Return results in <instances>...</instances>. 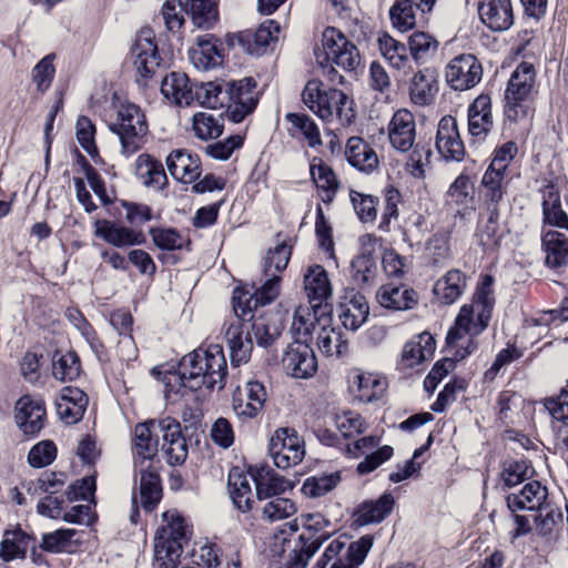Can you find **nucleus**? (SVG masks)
<instances>
[{"label":"nucleus","mask_w":568,"mask_h":568,"mask_svg":"<svg viewBox=\"0 0 568 568\" xmlns=\"http://www.w3.org/2000/svg\"><path fill=\"white\" fill-rule=\"evenodd\" d=\"M226 368V359L221 345L212 344L206 348L195 349L183 356L178 372H170L165 375V398L171 403H176L186 390H196L202 386L223 388Z\"/></svg>","instance_id":"1"},{"label":"nucleus","mask_w":568,"mask_h":568,"mask_svg":"<svg viewBox=\"0 0 568 568\" xmlns=\"http://www.w3.org/2000/svg\"><path fill=\"white\" fill-rule=\"evenodd\" d=\"M494 304L493 278L486 275L473 301L460 307L447 333V344L458 359H464L477 349V337L487 328Z\"/></svg>","instance_id":"2"},{"label":"nucleus","mask_w":568,"mask_h":568,"mask_svg":"<svg viewBox=\"0 0 568 568\" xmlns=\"http://www.w3.org/2000/svg\"><path fill=\"white\" fill-rule=\"evenodd\" d=\"M302 98L304 104L323 121L331 123L337 120L342 125H346L354 118L348 97L338 89H323L317 80L306 83Z\"/></svg>","instance_id":"3"},{"label":"nucleus","mask_w":568,"mask_h":568,"mask_svg":"<svg viewBox=\"0 0 568 568\" xmlns=\"http://www.w3.org/2000/svg\"><path fill=\"white\" fill-rule=\"evenodd\" d=\"M109 130L119 138L121 154L129 158L144 144L149 124L143 110L138 104L125 101L116 106Z\"/></svg>","instance_id":"4"},{"label":"nucleus","mask_w":568,"mask_h":568,"mask_svg":"<svg viewBox=\"0 0 568 568\" xmlns=\"http://www.w3.org/2000/svg\"><path fill=\"white\" fill-rule=\"evenodd\" d=\"M322 45L324 50V60L317 54V63L326 72L331 81L338 78L341 82L343 77L338 75L334 65L345 71H354L361 64V55L356 45L349 41L343 32L336 28H326L322 34Z\"/></svg>","instance_id":"5"},{"label":"nucleus","mask_w":568,"mask_h":568,"mask_svg":"<svg viewBox=\"0 0 568 568\" xmlns=\"http://www.w3.org/2000/svg\"><path fill=\"white\" fill-rule=\"evenodd\" d=\"M535 88L536 69L532 63L524 61L511 73L505 91V114L509 120L527 116Z\"/></svg>","instance_id":"6"},{"label":"nucleus","mask_w":568,"mask_h":568,"mask_svg":"<svg viewBox=\"0 0 568 568\" xmlns=\"http://www.w3.org/2000/svg\"><path fill=\"white\" fill-rule=\"evenodd\" d=\"M261 280L258 287L252 286L253 292L248 290H235L233 294V308L237 317H243L258 306H265L273 303L281 293V275L268 274Z\"/></svg>","instance_id":"7"},{"label":"nucleus","mask_w":568,"mask_h":568,"mask_svg":"<svg viewBox=\"0 0 568 568\" xmlns=\"http://www.w3.org/2000/svg\"><path fill=\"white\" fill-rule=\"evenodd\" d=\"M345 546V541L339 539L331 541L314 568H325L332 560L334 562L329 568H358L373 546V538L368 535L361 537L358 540L351 542L345 554L342 555Z\"/></svg>","instance_id":"8"},{"label":"nucleus","mask_w":568,"mask_h":568,"mask_svg":"<svg viewBox=\"0 0 568 568\" xmlns=\"http://www.w3.org/2000/svg\"><path fill=\"white\" fill-rule=\"evenodd\" d=\"M270 455L277 468L287 469L300 464L305 455L303 439L292 428H280L270 440Z\"/></svg>","instance_id":"9"},{"label":"nucleus","mask_w":568,"mask_h":568,"mask_svg":"<svg viewBox=\"0 0 568 568\" xmlns=\"http://www.w3.org/2000/svg\"><path fill=\"white\" fill-rule=\"evenodd\" d=\"M226 111L230 120L239 123L256 108L258 97L252 78L226 83Z\"/></svg>","instance_id":"10"},{"label":"nucleus","mask_w":568,"mask_h":568,"mask_svg":"<svg viewBox=\"0 0 568 568\" xmlns=\"http://www.w3.org/2000/svg\"><path fill=\"white\" fill-rule=\"evenodd\" d=\"M130 59L142 78H150L160 67L161 57L159 54L155 34L152 29H141L131 45Z\"/></svg>","instance_id":"11"},{"label":"nucleus","mask_w":568,"mask_h":568,"mask_svg":"<svg viewBox=\"0 0 568 568\" xmlns=\"http://www.w3.org/2000/svg\"><path fill=\"white\" fill-rule=\"evenodd\" d=\"M447 84L456 91H465L477 85L483 78V67L473 54H459L445 68Z\"/></svg>","instance_id":"12"},{"label":"nucleus","mask_w":568,"mask_h":568,"mask_svg":"<svg viewBox=\"0 0 568 568\" xmlns=\"http://www.w3.org/2000/svg\"><path fill=\"white\" fill-rule=\"evenodd\" d=\"M282 366L287 375L306 379L317 372L316 355L307 343L296 339L285 349Z\"/></svg>","instance_id":"13"},{"label":"nucleus","mask_w":568,"mask_h":568,"mask_svg":"<svg viewBox=\"0 0 568 568\" xmlns=\"http://www.w3.org/2000/svg\"><path fill=\"white\" fill-rule=\"evenodd\" d=\"M266 398L264 385L258 381H248L234 392L232 407L240 419H253L263 410Z\"/></svg>","instance_id":"14"},{"label":"nucleus","mask_w":568,"mask_h":568,"mask_svg":"<svg viewBox=\"0 0 568 568\" xmlns=\"http://www.w3.org/2000/svg\"><path fill=\"white\" fill-rule=\"evenodd\" d=\"M379 444V438L376 436H365L347 445V453L357 458L361 455L367 454L364 460L357 465V471L361 475L374 471L382 464L392 458L394 449L392 446L384 445L372 452Z\"/></svg>","instance_id":"15"},{"label":"nucleus","mask_w":568,"mask_h":568,"mask_svg":"<svg viewBox=\"0 0 568 568\" xmlns=\"http://www.w3.org/2000/svg\"><path fill=\"white\" fill-rule=\"evenodd\" d=\"M154 420L140 423L134 427L132 437V452L135 467L152 465L159 452V436Z\"/></svg>","instance_id":"16"},{"label":"nucleus","mask_w":568,"mask_h":568,"mask_svg":"<svg viewBox=\"0 0 568 568\" xmlns=\"http://www.w3.org/2000/svg\"><path fill=\"white\" fill-rule=\"evenodd\" d=\"M159 429L162 432V452L166 463L171 466L182 465L187 458L189 448L180 423L172 417H165L159 422Z\"/></svg>","instance_id":"17"},{"label":"nucleus","mask_w":568,"mask_h":568,"mask_svg":"<svg viewBox=\"0 0 568 568\" xmlns=\"http://www.w3.org/2000/svg\"><path fill=\"white\" fill-rule=\"evenodd\" d=\"M93 235L115 247L141 245L145 242L142 232L106 219L93 222Z\"/></svg>","instance_id":"18"},{"label":"nucleus","mask_w":568,"mask_h":568,"mask_svg":"<svg viewBox=\"0 0 568 568\" xmlns=\"http://www.w3.org/2000/svg\"><path fill=\"white\" fill-rule=\"evenodd\" d=\"M436 150L446 161H462L465 146L460 139L457 121L454 116L442 118L436 134Z\"/></svg>","instance_id":"19"},{"label":"nucleus","mask_w":568,"mask_h":568,"mask_svg":"<svg viewBox=\"0 0 568 568\" xmlns=\"http://www.w3.org/2000/svg\"><path fill=\"white\" fill-rule=\"evenodd\" d=\"M16 423L30 436L37 435L44 426L45 406L42 399L24 395L16 403Z\"/></svg>","instance_id":"20"},{"label":"nucleus","mask_w":568,"mask_h":568,"mask_svg":"<svg viewBox=\"0 0 568 568\" xmlns=\"http://www.w3.org/2000/svg\"><path fill=\"white\" fill-rule=\"evenodd\" d=\"M415 118L406 109L396 111L387 126L388 140L394 149L399 152H407L414 146L415 141Z\"/></svg>","instance_id":"21"},{"label":"nucleus","mask_w":568,"mask_h":568,"mask_svg":"<svg viewBox=\"0 0 568 568\" xmlns=\"http://www.w3.org/2000/svg\"><path fill=\"white\" fill-rule=\"evenodd\" d=\"M304 292L308 303L315 307L326 306L332 297L333 288L326 270L318 264L306 268L303 276Z\"/></svg>","instance_id":"22"},{"label":"nucleus","mask_w":568,"mask_h":568,"mask_svg":"<svg viewBox=\"0 0 568 568\" xmlns=\"http://www.w3.org/2000/svg\"><path fill=\"white\" fill-rule=\"evenodd\" d=\"M548 489L538 480L526 483L517 493L507 496L506 501L509 510L516 513L518 510H542L547 503Z\"/></svg>","instance_id":"23"},{"label":"nucleus","mask_w":568,"mask_h":568,"mask_svg":"<svg viewBox=\"0 0 568 568\" xmlns=\"http://www.w3.org/2000/svg\"><path fill=\"white\" fill-rule=\"evenodd\" d=\"M478 14L481 22L493 31H506L514 24L510 0H480Z\"/></svg>","instance_id":"24"},{"label":"nucleus","mask_w":568,"mask_h":568,"mask_svg":"<svg viewBox=\"0 0 568 568\" xmlns=\"http://www.w3.org/2000/svg\"><path fill=\"white\" fill-rule=\"evenodd\" d=\"M300 520L303 527L300 542H304L308 547H316V550L337 530L333 523L321 513L302 514Z\"/></svg>","instance_id":"25"},{"label":"nucleus","mask_w":568,"mask_h":568,"mask_svg":"<svg viewBox=\"0 0 568 568\" xmlns=\"http://www.w3.org/2000/svg\"><path fill=\"white\" fill-rule=\"evenodd\" d=\"M170 174L182 183L195 182L201 175V161L186 150H174L166 158Z\"/></svg>","instance_id":"26"},{"label":"nucleus","mask_w":568,"mask_h":568,"mask_svg":"<svg viewBox=\"0 0 568 568\" xmlns=\"http://www.w3.org/2000/svg\"><path fill=\"white\" fill-rule=\"evenodd\" d=\"M493 126L491 99L488 94H480L468 108V132L473 138L483 140Z\"/></svg>","instance_id":"27"},{"label":"nucleus","mask_w":568,"mask_h":568,"mask_svg":"<svg viewBox=\"0 0 568 568\" xmlns=\"http://www.w3.org/2000/svg\"><path fill=\"white\" fill-rule=\"evenodd\" d=\"M88 405V397L77 387H63L55 400L57 414L65 424L79 422Z\"/></svg>","instance_id":"28"},{"label":"nucleus","mask_w":568,"mask_h":568,"mask_svg":"<svg viewBox=\"0 0 568 568\" xmlns=\"http://www.w3.org/2000/svg\"><path fill=\"white\" fill-rule=\"evenodd\" d=\"M349 385L356 397L363 403L378 399L387 387L385 378L361 369H353L351 372Z\"/></svg>","instance_id":"29"},{"label":"nucleus","mask_w":568,"mask_h":568,"mask_svg":"<svg viewBox=\"0 0 568 568\" xmlns=\"http://www.w3.org/2000/svg\"><path fill=\"white\" fill-rule=\"evenodd\" d=\"M369 306L366 297L357 292L347 293L339 304V320L351 331L358 329L368 318Z\"/></svg>","instance_id":"30"},{"label":"nucleus","mask_w":568,"mask_h":568,"mask_svg":"<svg viewBox=\"0 0 568 568\" xmlns=\"http://www.w3.org/2000/svg\"><path fill=\"white\" fill-rule=\"evenodd\" d=\"M438 91L437 73L432 68L418 70L412 77L408 85L410 101L416 105H428Z\"/></svg>","instance_id":"31"},{"label":"nucleus","mask_w":568,"mask_h":568,"mask_svg":"<svg viewBox=\"0 0 568 568\" xmlns=\"http://www.w3.org/2000/svg\"><path fill=\"white\" fill-rule=\"evenodd\" d=\"M189 58L197 70L206 71L219 67L222 63V54L217 40L211 34L197 37L195 45L189 51Z\"/></svg>","instance_id":"32"},{"label":"nucleus","mask_w":568,"mask_h":568,"mask_svg":"<svg viewBox=\"0 0 568 568\" xmlns=\"http://www.w3.org/2000/svg\"><path fill=\"white\" fill-rule=\"evenodd\" d=\"M328 316L326 306L315 307L311 303L301 304L294 310L291 333L296 337H307L316 325L321 327V320Z\"/></svg>","instance_id":"33"},{"label":"nucleus","mask_w":568,"mask_h":568,"mask_svg":"<svg viewBox=\"0 0 568 568\" xmlns=\"http://www.w3.org/2000/svg\"><path fill=\"white\" fill-rule=\"evenodd\" d=\"M331 321L329 316L321 320L316 343L322 354L342 357L348 352V339L339 328L331 324Z\"/></svg>","instance_id":"34"},{"label":"nucleus","mask_w":568,"mask_h":568,"mask_svg":"<svg viewBox=\"0 0 568 568\" xmlns=\"http://www.w3.org/2000/svg\"><path fill=\"white\" fill-rule=\"evenodd\" d=\"M225 338L230 349L231 363L235 366L246 363L253 349V339L248 332L244 333L240 318L229 325Z\"/></svg>","instance_id":"35"},{"label":"nucleus","mask_w":568,"mask_h":568,"mask_svg":"<svg viewBox=\"0 0 568 568\" xmlns=\"http://www.w3.org/2000/svg\"><path fill=\"white\" fill-rule=\"evenodd\" d=\"M251 471V477L255 483L256 496L261 500L280 497L281 494L291 488L288 479L270 468L261 467Z\"/></svg>","instance_id":"36"},{"label":"nucleus","mask_w":568,"mask_h":568,"mask_svg":"<svg viewBox=\"0 0 568 568\" xmlns=\"http://www.w3.org/2000/svg\"><path fill=\"white\" fill-rule=\"evenodd\" d=\"M489 212L487 220L478 229V243L484 251H496L505 236L508 234V229L505 223L500 221L499 209L487 206Z\"/></svg>","instance_id":"37"},{"label":"nucleus","mask_w":568,"mask_h":568,"mask_svg":"<svg viewBox=\"0 0 568 568\" xmlns=\"http://www.w3.org/2000/svg\"><path fill=\"white\" fill-rule=\"evenodd\" d=\"M541 206L544 223L568 232V214L562 210L560 191L552 184H546L541 190Z\"/></svg>","instance_id":"38"},{"label":"nucleus","mask_w":568,"mask_h":568,"mask_svg":"<svg viewBox=\"0 0 568 568\" xmlns=\"http://www.w3.org/2000/svg\"><path fill=\"white\" fill-rule=\"evenodd\" d=\"M376 298L382 307L395 311L410 310L417 303V296L414 290L406 285H396L393 283L381 286L376 293Z\"/></svg>","instance_id":"39"},{"label":"nucleus","mask_w":568,"mask_h":568,"mask_svg":"<svg viewBox=\"0 0 568 568\" xmlns=\"http://www.w3.org/2000/svg\"><path fill=\"white\" fill-rule=\"evenodd\" d=\"M345 155L348 163L362 172L371 173L378 166L376 152L362 138L348 139Z\"/></svg>","instance_id":"40"},{"label":"nucleus","mask_w":568,"mask_h":568,"mask_svg":"<svg viewBox=\"0 0 568 568\" xmlns=\"http://www.w3.org/2000/svg\"><path fill=\"white\" fill-rule=\"evenodd\" d=\"M541 247L546 265L552 268L568 264V239L555 230L545 231L541 235Z\"/></svg>","instance_id":"41"},{"label":"nucleus","mask_w":568,"mask_h":568,"mask_svg":"<svg viewBox=\"0 0 568 568\" xmlns=\"http://www.w3.org/2000/svg\"><path fill=\"white\" fill-rule=\"evenodd\" d=\"M135 175L146 187L161 190L168 182L163 164L152 155L140 154L134 164Z\"/></svg>","instance_id":"42"},{"label":"nucleus","mask_w":568,"mask_h":568,"mask_svg":"<svg viewBox=\"0 0 568 568\" xmlns=\"http://www.w3.org/2000/svg\"><path fill=\"white\" fill-rule=\"evenodd\" d=\"M161 93L165 99L178 105H190L193 100V89L184 73L171 72L161 82Z\"/></svg>","instance_id":"43"},{"label":"nucleus","mask_w":568,"mask_h":568,"mask_svg":"<svg viewBox=\"0 0 568 568\" xmlns=\"http://www.w3.org/2000/svg\"><path fill=\"white\" fill-rule=\"evenodd\" d=\"M395 498L390 493H384L376 500H367L361 504L355 513V521L358 525L381 523L390 514Z\"/></svg>","instance_id":"44"},{"label":"nucleus","mask_w":568,"mask_h":568,"mask_svg":"<svg viewBox=\"0 0 568 568\" xmlns=\"http://www.w3.org/2000/svg\"><path fill=\"white\" fill-rule=\"evenodd\" d=\"M135 469L140 474L141 504L146 510H152L162 496L159 474L150 464Z\"/></svg>","instance_id":"45"},{"label":"nucleus","mask_w":568,"mask_h":568,"mask_svg":"<svg viewBox=\"0 0 568 568\" xmlns=\"http://www.w3.org/2000/svg\"><path fill=\"white\" fill-rule=\"evenodd\" d=\"M251 478L239 468L232 469L229 474L230 496L236 508L243 513L250 511L254 501Z\"/></svg>","instance_id":"46"},{"label":"nucleus","mask_w":568,"mask_h":568,"mask_svg":"<svg viewBox=\"0 0 568 568\" xmlns=\"http://www.w3.org/2000/svg\"><path fill=\"white\" fill-rule=\"evenodd\" d=\"M508 171L489 165L481 179L487 206L498 207L508 184Z\"/></svg>","instance_id":"47"},{"label":"nucleus","mask_w":568,"mask_h":568,"mask_svg":"<svg viewBox=\"0 0 568 568\" xmlns=\"http://www.w3.org/2000/svg\"><path fill=\"white\" fill-rule=\"evenodd\" d=\"M378 48L383 58L393 69L403 71L404 73L410 69V59L407 54V47L403 42L394 39L387 33H384L378 38Z\"/></svg>","instance_id":"48"},{"label":"nucleus","mask_w":568,"mask_h":568,"mask_svg":"<svg viewBox=\"0 0 568 568\" xmlns=\"http://www.w3.org/2000/svg\"><path fill=\"white\" fill-rule=\"evenodd\" d=\"M466 277L458 270L448 271L434 286V294L444 304H453L463 294Z\"/></svg>","instance_id":"49"},{"label":"nucleus","mask_w":568,"mask_h":568,"mask_svg":"<svg viewBox=\"0 0 568 568\" xmlns=\"http://www.w3.org/2000/svg\"><path fill=\"white\" fill-rule=\"evenodd\" d=\"M407 47L410 58L417 64H422L436 55L439 42L428 32L415 31L408 37Z\"/></svg>","instance_id":"50"},{"label":"nucleus","mask_w":568,"mask_h":568,"mask_svg":"<svg viewBox=\"0 0 568 568\" xmlns=\"http://www.w3.org/2000/svg\"><path fill=\"white\" fill-rule=\"evenodd\" d=\"M219 0H185L186 13L199 29H211L219 20Z\"/></svg>","instance_id":"51"},{"label":"nucleus","mask_w":568,"mask_h":568,"mask_svg":"<svg viewBox=\"0 0 568 568\" xmlns=\"http://www.w3.org/2000/svg\"><path fill=\"white\" fill-rule=\"evenodd\" d=\"M435 352V341L429 333H422L407 342L403 349V359L413 367L429 359Z\"/></svg>","instance_id":"52"},{"label":"nucleus","mask_w":568,"mask_h":568,"mask_svg":"<svg viewBox=\"0 0 568 568\" xmlns=\"http://www.w3.org/2000/svg\"><path fill=\"white\" fill-rule=\"evenodd\" d=\"M288 132L293 138H304L311 148L322 144L321 133L316 123L306 114L287 113Z\"/></svg>","instance_id":"53"},{"label":"nucleus","mask_w":568,"mask_h":568,"mask_svg":"<svg viewBox=\"0 0 568 568\" xmlns=\"http://www.w3.org/2000/svg\"><path fill=\"white\" fill-rule=\"evenodd\" d=\"M341 480L339 471L313 475L304 480L301 491L308 498H320L334 490Z\"/></svg>","instance_id":"54"},{"label":"nucleus","mask_w":568,"mask_h":568,"mask_svg":"<svg viewBox=\"0 0 568 568\" xmlns=\"http://www.w3.org/2000/svg\"><path fill=\"white\" fill-rule=\"evenodd\" d=\"M194 100L201 105L217 109L226 108L227 92L226 84L220 82L201 83L193 90Z\"/></svg>","instance_id":"55"},{"label":"nucleus","mask_w":568,"mask_h":568,"mask_svg":"<svg viewBox=\"0 0 568 568\" xmlns=\"http://www.w3.org/2000/svg\"><path fill=\"white\" fill-rule=\"evenodd\" d=\"M29 545L30 537L23 531H6L0 542V557L6 561L23 558Z\"/></svg>","instance_id":"56"},{"label":"nucleus","mask_w":568,"mask_h":568,"mask_svg":"<svg viewBox=\"0 0 568 568\" xmlns=\"http://www.w3.org/2000/svg\"><path fill=\"white\" fill-rule=\"evenodd\" d=\"M81 373V364L78 355L73 352L64 354L55 353L52 359V374L61 382H71Z\"/></svg>","instance_id":"57"},{"label":"nucleus","mask_w":568,"mask_h":568,"mask_svg":"<svg viewBox=\"0 0 568 568\" xmlns=\"http://www.w3.org/2000/svg\"><path fill=\"white\" fill-rule=\"evenodd\" d=\"M474 200V184L468 175L459 174L446 192V205L467 206Z\"/></svg>","instance_id":"58"},{"label":"nucleus","mask_w":568,"mask_h":568,"mask_svg":"<svg viewBox=\"0 0 568 568\" xmlns=\"http://www.w3.org/2000/svg\"><path fill=\"white\" fill-rule=\"evenodd\" d=\"M415 8L412 0H395L389 8L392 26L400 32L413 29L416 24Z\"/></svg>","instance_id":"59"},{"label":"nucleus","mask_w":568,"mask_h":568,"mask_svg":"<svg viewBox=\"0 0 568 568\" xmlns=\"http://www.w3.org/2000/svg\"><path fill=\"white\" fill-rule=\"evenodd\" d=\"M194 135L201 140L219 138L223 132L221 120L207 112H199L193 116Z\"/></svg>","instance_id":"60"},{"label":"nucleus","mask_w":568,"mask_h":568,"mask_svg":"<svg viewBox=\"0 0 568 568\" xmlns=\"http://www.w3.org/2000/svg\"><path fill=\"white\" fill-rule=\"evenodd\" d=\"M449 239L446 233L434 234L426 243L425 257L427 262L437 267L443 266L450 256Z\"/></svg>","instance_id":"61"},{"label":"nucleus","mask_w":568,"mask_h":568,"mask_svg":"<svg viewBox=\"0 0 568 568\" xmlns=\"http://www.w3.org/2000/svg\"><path fill=\"white\" fill-rule=\"evenodd\" d=\"M292 254V248L285 242L278 243L274 248H270L263 263V274H277L286 268Z\"/></svg>","instance_id":"62"},{"label":"nucleus","mask_w":568,"mask_h":568,"mask_svg":"<svg viewBox=\"0 0 568 568\" xmlns=\"http://www.w3.org/2000/svg\"><path fill=\"white\" fill-rule=\"evenodd\" d=\"M252 334L261 347H270L281 335V326L270 318H256L252 323Z\"/></svg>","instance_id":"63"},{"label":"nucleus","mask_w":568,"mask_h":568,"mask_svg":"<svg viewBox=\"0 0 568 568\" xmlns=\"http://www.w3.org/2000/svg\"><path fill=\"white\" fill-rule=\"evenodd\" d=\"M192 562L206 568H224V562L219 556V548L209 541L195 542L191 554Z\"/></svg>","instance_id":"64"}]
</instances>
